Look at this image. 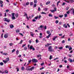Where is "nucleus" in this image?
Listing matches in <instances>:
<instances>
[{"mask_svg":"<svg viewBox=\"0 0 74 74\" xmlns=\"http://www.w3.org/2000/svg\"><path fill=\"white\" fill-rule=\"evenodd\" d=\"M45 47H49V43H47V45H45Z\"/></svg>","mask_w":74,"mask_h":74,"instance_id":"nucleus-29","label":"nucleus"},{"mask_svg":"<svg viewBox=\"0 0 74 74\" xmlns=\"http://www.w3.org/2000/svg\"><path fill=\"white\" fill-rule=\"evenodd\" d=\"M24 16H27V14H26V12H24Z\"/></svg>","mask_w":74,"mask_h":74,"instance_id":"nucleus-37","label":"nucleus"},{"mask_svg":"<svg viewBox=\"0 0 74 74\" xmlns=\"http://www.w3.org/2000/svg\"><path fill=\"white\" fill-rule=\"evenodd\" d=\"M4 37L5 38H7L8 37V34H5L4 35Z\"/></svg>","mask_w":74,"mask_h":74,"instance_id":"nucleus-5","label":"nucleus"},{"mask_svg":"<svg viewBox=\"0 0 74 74\" xmlns=\"http://www.w3.org/2000/svg\"><path fill=\"white\" fill-rule=\"evenodd\" d=\"M15 15L16 17L17 18V17H18V13L16 14Z\"/></svg>","mask_w":74,"mask_h":74,"instance_id":"nucleus-30","label":"nucleus"},{"mask_svg":"<svg viewBox=\"0 0 74 74\" xmlns=\"http://www.w3.org/2000/svg\"><path fill=\"white\" fill-rule=\"evenodd\" d=\"M32 61L33 63H37L38 62V60H37L34 58L32 60Z\"/></svg>","mask_w":74,"mask_h":74,"instance_id":"nucleus-4","label":"nucleus"},{"mask_svg":"<svg viewBox=\"0 0 74 74\" xmlns=\"http://www.w3.org/2000/svg\"><path fill=\"white\" fill-rule=\"evenodd\" d=\"M65 42V41L64 40H63L62 42V44H64Z\"/></svg>","mask_w":74,"mask_h":74,"instance_id":"nucleus-53","label":"nucleus"},{"mask_svg":"<svg viewBox=\"0 0 74 74\" xmlns=\"http://www.w3.org/2000/svg\"><path fill=\"white\" fill-rule=\"evenodd\" d=\"M12 20H14L16 19L15 18V16H12Z\"/></svg>","mask_w":74,"mask_h":74,"instance_id":"nucleus-17","label":"nucleus"},{"mask_svg":"<svg viewBox=\"0 0 74 74\" xmlns=\"http://www.w3.org/2000/svg\"><path fill=\"white\" fill-rule=\"evenodd\" d=\"M48 50L49 52H53V49L52 47V46H50L48 47Z\"/></svg>","mask_w":74,"mask_h":74,"instance_id":"nucleus-1","label":"nucleus"},{"mask_svg":"<svg viewBox=\"0 0 74 74\" xmlns=\"http://www.w3.org/2000/svg\"><path fill=\"white\" fill-rule=\"evenodd\" d=\"M9 60L10 59H9V58H6V60H3V62L5 64H6L7 63H8V62H9Z\"/></svg>","mask_w":74,"mask_h":74,"instance_id":"nucleus-2","label":"nucleus"},{"mask_svg":"<svg viewBox=\"0 0 74 74\" xmlns=\"http://www.w3.org/2000/svg\"><path fill=\"white\" fill-rule=\"evenodd\" d=\"M26 5H29V2H27L26 3Z\"/></svg>","mask_w":74,"mask_h":74,"instance_id":"nucleus-38","label":"nucleus"},{"mask_svg":"<svg viewBox=\"0 0 74 74\" xmlns=\"http://www.w3.org/2000/svg\"><path fill=\"white\" fill-rule=\"evenodd\" d=\"M64 16L65 18H66L67 16V14H64Z\"/></svg>","mask_w":74,"mask_h":74,"instance_id":"nucleus-42","label":"nucleus"},{"mask_svg":"<svg viewBox=\"0 0 74 74\" xmlns=\"http://www.w3.org/2000/svg\"><path fill=\"white\" fill-rule=\"evenodd\" d=\"M67 25L69 27H70V25H69V24L67 23Z\"/></svg>","mask_w":74,"mask_h":74,"instance_id":"nucleus-55","label":"nucleus"},{"mask_svg":"<svg viewBox=\"0 0 74 74\" xmlns=\"http://www.w3.org/2000/svg\"><path fill=\"white\" fill-rule=\"evenodd\" d=\"M50 33V31H47V33L48 34H49Z\"/></svg>","mask_w":74,"mask_h":74,"instance_id":"nucleus-39","label":"nucleus"},{"mask_svg":"<svg viewBox=\"0 0 74 74\" xmlns=\"http://www.w3.org/2000/svg\"><path fill=\"white\" fill-rule=\"evenodd\" d=\"M65 4H66V3L63 2V3L62 4V5H64Z\"/></svg>","mask_w":74,"mask_h":74,"instance_id":"nucleus-48","label":"nucleus"},{"mask_svg":"<svg viewBox=\"0 0 74 74\" xmlns=\"http://www.w3.org/2000/svg\"><path fill=\"white\" fill-rule=\"evenodd\" d=\"M51 34H49L48 35V36H47L46 37V38H49V37L51 36Z\"/></svg>","mask_w":74,"mask_h":74,"instance_id":"nucleus-13","label":"nucleus"},{"mask_svg":"<svg viewBox=\"0 0 74 74\" xmlns=\"http://www.w3.org/2000/svg\"><path fill=\"white\" fill-rule=\"evenodd\" d=\"M4 64V63L3 62H1L0 63V65L1 66H3Z\"/></svg>","mask_w":74,"mask_h":74,"instance_id":"nucleus-34","label":"nucleus"},{"mask_svg":"<svg viewBox=\"0 0 74 74\" xmlns=\"http://www.w3.org/2000/svg\"><path fill=\"white\" fill-rule=\"evenodd\" d=\"M30 5L31 6L33 5V2H31L30 3Z\"/></svg>","mask_w":74,"mask_h":74,"instance_id":"nucleus-19","label":"nucleus"},{"mask_svg":"<svg viewBox=\"0 0 74 74\" xmlns=\"http://www.w3.org/2000/svg\"><path fill=\"white\" fill-rule=\"evenodd\" d=\"M0 73H1L2 74H3V73H8V71L7 70H5L4 71L2 72L1 71H0Z\"/></svg>","mask_w":74,"mask_h":74,"instance_id":"nucleus-6","label":"nucleus"},{"mask_svg":"<svg viewBox=\"0 0 74 74\" xmlns=\"http://www.w3.org/2000/svg\"><path fill=\"white\" fill-rule=\"evenodd\" d=\"M44 68L43 67H42L41 68H40V70H42L43 69H44Z\"/></svg>","mask_w":74,"mask_h":74,"instance_id":"nucleus-57","label":"nucleus"},{"mask_svg":"<svg viewBox=\"0 0 74 74\" xmlns=\"http://www.w3.org/2000/svg\"><path fill=\"white\" fill-rule=\"evenodd\" d=\"M15 49H14L13 50H12V52H15Z\"/></svg>","mask_w":74,"mask_h":74,"instance_id":"nucleus-64","label":"nucleus"},{"mask_svg":"<svg viewBox=\"0 0 74 74\" xmlns=\"http://www.w3.org/2000/svg\"><path fill=\"white\" fill-rule=\"evenodd\" d=\"M65 47L66 48H68L69 47V46H66Z\"/></svg>","mask_w":74,"mask_h":74,"instance_id":"nucleus-59","label":"nucleus"},{"mask_svg":"<svg viewBox=\"0 0 74 74\" xmlns=\"http://www.w3.org/2000/svg\"><path fill=\"white\" fill-rule=\"evenodd\" d=\"M49 16H51V17H52V15L51 14H49Z\"/></svg>","mask_w":74,"mask_h":74,"instance_id":"nucleus-45","label":"nucleus"},{"mask_svg":"<svg viewBox=\"0 0 74 74\" xmlns=\"http://www.w3.org/2000/svg\"><path fill=\"white\" fill-rule=\"evenodd\" d=\"M9 45H10V46H12L13 45V44H12V43H11L9 44Z\"/></svg>","mask_w":74,"mask_h":74,"instance_id":"nucleus-47","label":"nucleus"},{"mask_svg":"<svg viewBox=\"0 0 74 74\" xmlns=\"http://www.w3.org/2000/svg\"><path fill=\"white\" fill-rule=\"evenodd\" d=\"M69 7H68L66 8V10H69Z\"/></svg>","mask_w":74,"mask_h":74,"instance_id":"nucleus-60","label":"nucleus"},{"mask_svg":"<svg viewBox=\"0 0 74 74\" xmlns=\"http://www.w3.org/2000/svg\"><path fill=\"white\" fill-rule=\"evenodd\" d=\"M38 16H37L36 17H35L34 18V19H36V20H37V19H38Z\"/></svg>","mask_w":74,"mask_h":74,"instance_id":"nucleus-36","label":"nucleus"},{"mask_svg":"<svg viewBox=\"0 0 74 74\" xmlns=\"http://www.w3.org/2000/svg\"><path fill=\"white\" fill-rule=\"evenodd\" d=\"M68 49H69V51H71V50H72V47H71L70 48H69V47L68 48Z\"/></svg>","mask_w":74,"mask_h":74,"instance_id":"nucleus-25","label":"nucleus"},{"mask_svg":"<svg viewBox=\"0 0 74 74\" xmlns=\"http://www.w3.org/2000/svg\"><path fill=\"white\" fill-rule=\"evenodd\" d=\"M26 5L25 3H24L23 4V6H24V7H26Z\"/></svg>","mask_w":74,"mask_h":74,"instance_id":"nucleus-51","label":"nucleus"},{"mask_svg":"<svg viewBox=\"0 0 74 74\" xmlns=\"http://www.w3.org/2000/svg\"><path fill=\"white\" fill-rule=\"evenodd\" d=\"M34 67L33 66L31 67V68H28V71H32L33 70H34Z\"/></svg>","mask_w":74,"mask_h":74,"instance_id":"nucleus-7","label":"nucleus"},{"mask_svg":"<svg viewBox=\"0 0 74 74\" xmlns=\"http://www.w3.org/2000/svg\"><path fill=\"white\" fill-rule=\"evenodd\" d=\"M63 15H59V17H60V18H62L63 17Z\"/></svg>","mask_w":74,"mask_h":74,"instance_id":"nucleus-27","label":"nucleus"},{"mask_svg":"<svg viewBox=\"0 0 74 74\" xmlns=\"http://www.w3.org/2000/svg\"><path fill=\"white\" fill-rule=\"evenodd\" d=\"M11 29H12V28H13L14 27V25L12 24L10 25Z\"/></svg>","mask_w":74,"mask_h":74,"instance_id":"nucleus-15","label":"nucleus"},{"mask_svg":"<svg viewBox=\"0 0 74 74\" xmlns=\"http://www.w3.org/2000/svg\"><path fill=\"white\" fill-rule=\"evenodd\" d=\"M36 43H37L38 42V39H36Z\"/></svg>","mask_w":74,"mask_h":74,"instance_id":"nucleus-56","label":"nucleus"},{"mask_svg":"<svg viewBox=\"0 0 74 74\" xmlns=\"http://www.w3.org/2000/svg\"><path fill=\"white\" fill-rule=\"evenodd\" d=\"M33 46L32 45H31L30 46V47H29V48L30 49H33Z\"/></svg>","mask_w":74,"mask_h":74,"instance_id":"nucleus-21","label":"nucleus"},{"mask_svg":"<svg viewBox=\"0 0 74 74\" xmlns=\"http://www.w3.org/2000/svg\"><path fill=\"white\" fill-rule=\"evenodd\" d=\"M12 16H15V13H12Z\"/></svg>","mask_w":74,"mask_h":74,"instance_id":"nucleus-32","label":"nucleus"},{"mask_svg":"<svg viewBox=\"0 0 74 74\" xmlns=\"http://www.w3.org/2000/svg\"><path fill=\"white\" fill-rule=\"evenodd\" d=\"M27 47H24V50L25 51H26V50H27Z\"/></svg>","mask_w":74,"mask_h":74,"instance_id":"nucleus-26","label":"nucleus"},{"mask_svg":"<svg viewBox=\"0 0 74 74\" xmlns=\"http://www.w3.org/2000/svg\"><path fill=\"white\" fill-rule=\"evenodd\" d=\"M41 14H46V13H45L44 12H42L41 13Z\"/></svg>","mask_w":74,"mask_h":74,"instance_id":"nucleus-43","label":"nucleus"},{"mask_svg":"<svg viewBox=\"0 0 74 74\" xmlns=\"http://www.w3.org/2000/svg\"><path fill=\"white\" fill-rule=\"evenodd\" d=\"M68 56L70 58H71V56H72L71 54H68Z\"/></svg>","mask_w":74,"mask_h":74,"instance_id":"nucleus-33","label":"nucleus"},{"mask_svg":"<svg viewBox=\"0 0 74 74\" xmlns=\"http://www.w3.org/2000/svg\"><path fill=\"white\" fill-rule=\"evenodd\" d=\"M16 70H17V71H19V68H16Z\"/></svg>","mask_w":74,"mask_h":74,"instance_id":"nucleus-40","label":"nucleus"},{"mask_svg":"<svg viewBox=\"0 0 74 74\" xmlns=\"http://www.w3.org/2000/svg\"><path fill=\"white\" fill-rule=\"evenodd\" d=\"M38 10L39 11H40L41 10V8L40 7L38 8Z\"/></svg>","mask_w":74,"mask_h":74,"instance_id":"nucleus-41","label":"nucleus"},{"mask_svg":"<svg viewBox=\"0 0 74 74\" xmlns=\"http://www.w3.org/2000/svg\"><path fill=\"white\" fill-rule=\"evenodd\" d=\"M60 68H62V67H63V66L62 65H60L59 66Z\"/></svg>","mask_w":74,"mask_h":74,"instance_id":"nucleus-58","label":"nucleus"},{"mask_svg":"<svg viewBox=\"0 0 74 74\" xmlns=\"http://www.w3.org/2000/svg\"><path fill=\"white\" fill-rule=\"evenodd\" d=\"M50 3H51V2L48 1L46 3V5H48V4H49Z\"/></svg>","mask_w":74,"mask_h":74,"instance_id":"nucleus-9","label":"nucleus"},{"mask_svg":"<svg viewBox=\"0 0 74 74\" xmlns=\"http://www.w3.org/2000/svg\"><path fill=\"white\" fill-rule=\"evenodd\" d=\"M23 42V40H22L21 41L20 43H18V44H22Z\"/></svg>","mask_w":74,"mask_h":74,"instance_id":"nucleus-28","label":"nucleus"},{"mask_svg":"<svg viewBox=\"0 0 74 74\" xmlns=\"http://www.w3.org/2000/svg\"><path fill=\"white\" fill-rule=\"evenodd\" d=\"M20 32V31L19 30H17L16 31V33H19Z\"/></svg>","mask_w":74,"mask_h":74,"instance_id":"nucleus-35","label":"nucleus"},{"mask_svg":"<svg viewBox=\"0 0 74 74\" xmlns=\"http://www.w3.org/2000/svg\"><path fill=\"white\" fill-rule=\"evenodd\" d=\"M59 22V21L58 20H56V24H58Z\"/></svg>","mask_w":74,"mask_h":74,"instance_id":"nucleus-46","label":"nucleus"},{"mask_svg":"<svg viewBox=\"0 0 74 74\" xmlns=\"http://www.w3.org/2000/svg\"><path fill=\"white\" fill-rule=\"evenodd\" d=\"M0 5L1 7H3V4H1Z\"/></svg>","mask_w":74,"mask_h":74,"instance_id":"nucleus-54","label":"nucleus"},{"mask_svg":"<svg viewBox=\"0 0 74 74\" xmlns=\"http://www.w3.org/2000/svg\"><path fill=\"white\" fill-rule=\"evenodd\" d=\"M44 64V63L43 62L41 64V66H43Z\"/></svg>","mask_w":74,"mask_h":74,"instance_id":"nucleus-61","label":"nucleus"},{"mask_svg":"<svg viewBox=\"0 0 74 74\" xmlns=\"http://www.w3.org/2000/svg\"><path fill=\"white\" fill-rule=\"evenodd\" d=\"M30 34H31V36L32 37H33V36H34V34H33V33L32 32H31Z\"/></svg>","mask_w":74,"mask_h":74,"instance_id":"nucleus-14","label":"nucleus"},{"mask_svg":"<svg viewBox=\"0 0 74 74\" xmlns=\"http://www.w3.org/2000/svg\"><path fill=\"white\" fill-rule=\"evenodd\" d=\"M51 12H55V11L54 10H51Z\"/></svg>","mask_w":74,"mask_h":74,"instance_id":"nucleus-52","label":"nucleus"},{"mask_svg":"<svg viewBox=\"0 0 74 74\" xmlns=\"http://www.w3.org/2000/svg\"><path fill=\"white\" fill-rule=\"evenodd\" d=\"M41 56V55L39 54L37 56V58H39V57H41V56Z\"/></svg>","mask_w":74,"mask_h":74,"instance_id":"nucleus-18","label":"nucleus"},{"mask_svg":"<svg viewBox=\"0 0 74 74\" xmlns=\"http://www.w3.org/2000/svg\"><path fill=\"white\" fill-rule=\"evenodd\" d=\"M21 70L22 71H24L25 70V67L24 66H22L21 67Z\"/></svg>","mask_w":74,"mask_h":74,"instance_id":"nucleus-12","label":"nucleus"},{"mask_svg":"<svg viewBox=\"0 0 74 74\" xmlns=\"http://www.w3.org/2000/svg\"><path fill=\"white\" fill-rule=\"evenodd\" d=\"M51 59H52V56H50V58H49V59L51 60Z\"/></svg>","mask_w":74,"mask_h":74,"instance_id":"nucleus-62","label":"nucleus"},{"mask_svg":"<svg viewBox=\"0 0 74 74\" xmlns=\"http://www.w3.org/2000/svg\"><path fill=\"white\" fill-rule=\"evenodd\" d=\"M45 11H47L48 10V8H45Z\"/></svg>","mask_w":74,"mask_h":74,"instance_id":"nucleus-49","label":"nucleus"},{"mask_svg":"<svg viewBox=\"0 0 74 74\" xmlns=\"http://www.w3.org/2000/svg\"><path fill=\"white\" fill-rule=\"evenodd\" d=\"M60 3V1H59L58 2H57V6H58V5H59V3Z\"/></svg>","mask_w":74,"mask_h":74,"instance_id":"nucleus-16","label":"nucleus"},{"mask_svg":"<svg viewBox=\"0 0 74 74\" xmlns=\"http://www.w3.org/2000/svg\"><path fill=\"white\" fill-rule=\"evenodd\" d=\"M54 19H58V18H59V17H57V16H54Z\"/></svg>","mask_w":74,"mask_h":74,"instance_id":"nucleus-23","label":"nucleus"},{"mask_svg":"<svg viewBox=\"0 0 74 74\" xmlns=\"http://www.w3.org/2000/svg\"><path fill=\"white\" fill-rule=\"evenodd\" d=\"M3 55H8V54L7 53H2Z\"/></svg>","mask_w":74,"mask_h":74,"instance_id":"nucleus-24","label":"nucleus"},{"mask_svg":"<svg viewBox=\"0 0 74 74\" xmlns=\"http://www.w3.org/2000/svg\"><path fill=\"white\" fill-rule=\"evenodd\" d=\"M3 21L9 23L10 22V19H8L7 18H3Z\"/></svg>","mask_w":74,"mask_h":74,"instance_id":"nucleus-3","label":"nucleus"},{"mask_svg":"<svg viewBox=\"0 0 74 74\" xmlns=\"http://www.w3.org/2000/svg\"><path fill=\"white\" fill-rule=\"evenodd\" d=\"M66 14H70V12L68 11L67 12H66Z\"/></svg>","mask_w":74,"mask_h":74,"instance_id":"nucleus-63","label":"nucleus"},{"mask_svg":"<svg viewBox=\"0 0 74 74\" xmlns=\"http://www.w3.org/2000/svg\"><path fill=\"white\" fill-rule=\"evenodd\" d=\"M58 48L60 49H63V47H59Z\"/></svg>","mask_w":74,"mask_h":74,"instance_id":"nucleus-44","label":"nucleus"},{"mask_svg":"<svg viewBox=\"0 0 74 74\" xmlns=\"http://www.w3.org/2000/svg\"><path fill=\"white\" fill-rule=\"evenodd\" d=\"M16 55H18V54H19V50H17V51H16Z\"/></svg>","mask_w":74,"mask_h":74,"instance_id":"nucleus-22","label":"nucleus"},{"mask_svg":"<svg viewBox=\"0 0 74 74\" xmlns=\"http://www.w3.org/2000/svg\"><path fill=\"white\" fill-rule=\"evenodd\" d=\"M69 61L70 63H73V61L71 58H69Z\"/></svg>","mask_w":74,"mask_h":74,"instance_id":"nucleus-8","label":"nucleus"},{"mask_svg":"<svg viewBox=\"0 0 74 74\" xmlns=\"http://www.w3.org/2000/svg\"><path fill=\"white\" fill-rule=\"evenodd\" d=\"M37 2V0H34V4H36Z\"/></svg>","mask_w":74,"mask_h":74,"instance_id":"nucleus-20","label":"nucleus"},{"mask_svg":"<svg viewBox=\"0 0 74 74\" xmlns=\"http://www.w3.org/2000/svg\"><path fill=\"white\" fill-rule=\"evenodd\" d=\"M36 6H37V4L35 3L34 5L33 8H34V7H36Z\"/></svg>","mask_w":74,"mask_h":74,"instance_id":"nucleus-31","label":"nucleus"},{"mask_svg":"<svg viewBox=\"0 0 74 74\" xmlns=\"http://www.w3.org/2000/svg\"><path fill=\"white\" fill-rule=\"evenodd\" d=\"M63 27H65V28H67V25H66V24L63 25Z\"/></svg>","mask_w":74,"mask_h":74,"instance_id":"nucleus-11","label":"nucleus"},{"mask_svg":"<svg viewBox=\"0 0 74 74\" xmlns=\"http://www.w3.org/2000/svg\"><path fill=\"white\" fill-rule=\"evenodd\" d=\"M41 18V16L40 15H39L38 16V18L39 19H40V18Z\"/></svg>","mask_w":74,"mask_h":74,"instance_id":"nucleus-50","label":"nucleus"},{"mask_svg":"<svg viewBox=\"0 0 74 74\" xmlns=\"http://www.w3.org/2000/svg\"><path fill=\"white\" fill-rule=\"evenodd\" d=\"M56 38H58V36H55L53 39V41H55V40H56Z\"/></svg>","mask_w":74,"mask_h":74,"instance_id":"nucleus-10","label":"nucleus"}]
</instances>
